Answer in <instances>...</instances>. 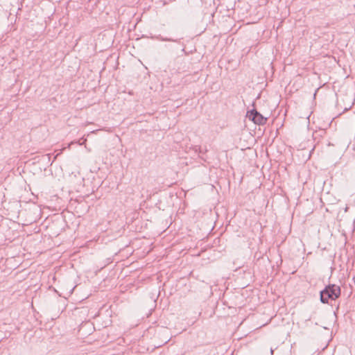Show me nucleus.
<instances>
[{"label": "nucleus", "instance_id": "f257e3e1", "mask_svg": "<svg viewBox=\"0 0 355 355\" xmlns=\"http://www.w3.org/2000/svg\"><path fill=\"white\" fill-rule=\"evenodd\" d=\"M320 301L327 304L329 300H335L340 295V288L336 284H329L320 293Z\"/></svg>", "mask_w": 355, "mask_h": 355}, {"label": "nucleus", "instance_id": "f03ea898", "mask_svg": "<svg viewBox=\"0 0 355 355\" xmlns=\"http://www.w3.org/2000/svg\"><path fill=\"white\" fill-rule=\"evenodd\" d=\"M249 119L257 125H265L267 123L268 118L263 116L256 109H252L247 112Z\"/></svg>", "mask_w": 355, "mask_h": 355}, {"label": "nucleus", "instance_id": "7ed1b4c3", "mask_svg": "<svg viewBox=\"0 0 355 355\" xmlns=\"http://www.w3.org/2000/svg\"><path fill=\"white\" fill-rule=\"evenodd\" d=\"M198 150L200 153H203L207 151L206 149L203 150L200 146H196V151Z\"/></svg>", "mask_w": 355, "mask_h": 355}]
</instances>
